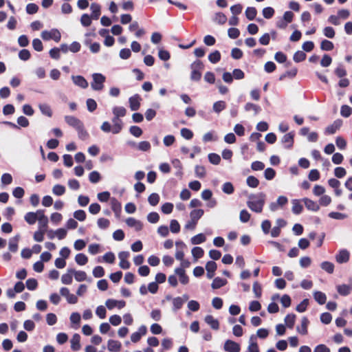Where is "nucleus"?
Listing matches in <instances>:
<instances>
[{"mask_svg": "<svg viewBox=\"0 0 352 352\" xmlns=\"http://www.w3.org/2000/svg\"><path fill=\"white\" fill-rule=\"evenodd\" d=\"M265 203V195L263 192L250 195L247 201L248 207L253 212L261 213Z\"/></svg>", "mask_w": 352, "mask_h": 352, "instance_id": "f257e3e1", "label": "nucleus"}, {"mask_svg": "<svg viewBox=\"0 0 352 352\" xmlns=\"http://www.w3.org/2000/svg\"><path fill=\"white\" fill-rule=\"evenodd\" d=\"M93 81L91 82L92 89L95 91H100L104 87V82L106 77L100 73H94L92 74Z\"/></svg>", "mask_w": 352, "mask_h": 352, "instance_id": "f03ea898", "label": "nucleus"}, {"mask_svg": "<svg viewBox=\"0 0 352 352\" xmlns=\"http://www.w3.org/2000/svg\"><path fill=\"white\" fill-rule=\"evenodd\" d=\"M41 38L45 41L54 40L58 42L60 40L61 35L57 29H52L50 31L44 30L41 32Z\"/></svg>", "mask_w": 352, "mask_h": 352, "instance_id": "7ed1b4c3", "label": "nucleus"}, {"mask_svg": "<svg viewBox=\"0 0 352 352\" xmlns=\"http://www.w3.org/2000/svg\"><path fill=\"white\" fill-rule=\"evenodd\" d=\"M203 65L200 60H197L194 62L191 65L192 68V72L190 75V78L192 80L198 81L201 79V74L199 71V69H202Z\"/></svg>", "mask_w": 352, "mask_h": 352, "instance_id": "20e7f679", "label": "nucleus"}, {"mask_svg": "<svg viewBox=\"0 0 352 352\" xmlns=\"http://www.w3.org/2000/svg\"><path fill=\"white\" fill-rule=\"evenodd\" d=\"M38 214H40V217L38 219V230L46 232L47 229L48 218L45 215L43 210H38Z\"/></svg>", "mask_w": 352, "mask_h": 352, "instance_id": "39448f33", "label": "nucleus"}, {"mask_svg": "<svg viewBox=\"0 0 352 352\" xmlns=\"http://www.w3.org/2000/svg\"><path fill=\"white\" fill-rule=\"evenodd\" d=\"M129 255V252L125 251L120 252L118 254V258L120 259L119 266L123 270H127L131 266L130 263L127 261Z\"/></svg>", "mask_w": 352, "mask_h": 352, "instance_id": "423d86ee", "label": "nucleus"}, {"mask_svg": "<svg viewBox=\"0 0 352 352\" xmlns=\"http://www.w3.org/2000/svg\"><path fill=\"white\" fill-rule=\"evenodd\" d=\"M223 349L227 352H239L241 350L240 345L230 340H228L224 343Z\"/></svg>", "mask_w": 352, "mask_h": 352, "instance_id": "0eeeda50", "label": "nucleus"}, {"mask_svg": "<svg viewBox=\"0 0 352 352\" xmlns=\"http://www.w3.org/2000/svg\"><path fill=\"white\" fill-rule=\"evenodd\" d=\"M65 121L68 125L74 128L76 130L79 129L83 124L78 118L72 116H65Z\"/></svg>", "mask_w": 352, "mask_h": 352, "instance_id": "6e6552de", "label": "nucleus"}, {"mask_svg": "<svg viewBox=\"0 0 352 352\" xmlns=\"http://www.w3.org/2000/svg\"><path fill=\"white\" fill-rule=\"evenodd\" d=\"M125 222L129 227L134 228L135 230L136 231H140L143 228L142 223L140 221L137 220L133 217L127 218Z\"/></svg>", "mask_w": 352, "mask_h": 352, "instance_id": "1a4fd4ad", "label": "nucleus"}, {"mask_svg": "<svg viewBox=\"0 0 352 352\" xmlns=\"http://www.w3.org/2000/svg\"><path fill=\"white\" fill-rule=\"evenodd\" d=\"M141 98L138 94H135L129 99L130 109L132 111H137L140 107Z\"/></svg>", "mask_w": 352, "mask_h": 352, "instance_id": "9d476101", "label": "nucleus"}, {"mask_svg": "<svg viewBox=\"0 0 352 352\" xmlns=\"http://www.w3.org/2000/svg\"><path fill=\"white\" fill-rule=\"evenodd\" d=\"M294 132H289L283 135L281 142L285 144V147L287 148H291L294 144Z\"/></svg>", "mask_w": 352, "mask_h": 352, "instance_id": "9b49d317", "label": "nucleus"}, {"mask_svg": "<svg viewBox=\"0 0 352 352\" xmlns=\"http://www.w3.org/2000/svg\"><path fill=\"white\" fill-rule=\"evenodd\" d=\"M39 217H40V214H38V210L35 212H27L24 216V219L28 224L33 225L36 223V221L38 220Z\"/></svg>", "mask_w": 352, "mask_h": 352, "instance_id": "f8f14e48", "label": "nucleus"}, {"mask_svg": "<svg viewBox=\"0 0 352 352\" xmlns=\"http://www.w3.org/2000/svg\"><path fill=\"white\" fill-rule=\"evenodd\" d=\"M113 126H112V133L113 134L119 133L122 129V122L120 120V117H117L114 116L112 118Z\"/></svg>", "mask_w": 352, "mask_h": 352, "instance_id": "ddd939ff", "label": "nucleus"}, {"mask_svg": "<svg viewBox=\"0 0 352 352\" xmlns=\"http://www.w3.org/2000/svg\"><path fill=\"white\" fill-rule=\"evenodd\" d=\"M342 124V121L341 120H336L333 122V123L329 126H328L325 129V133L327 134H333L338 130Z\"/></svg>", "mask_w": 352, "mask_h": 352, "instance_id": "4468645a", "label": "nucleus"}, {"mask_svg": "<svg viewBox=\"0 0 352 352\" xmlns=\"http://www.w3.org/2000/svg\"><path fill=\"white\" fill-rule=\"evenodd\" d=\"M120 342L114 340H109L107 343V349L110 352H119L121 349Z\"/></svg>", "mask_w": 352, "mask_h": 352, "instance_id": "2eb2a0df", "label": "nucleus"}, {"mask_svg": "<svg viewBox=\"0 0 352 352\" xmlns=\"http://www.w3.org/2000/svg\"><path fill=\"white\" fill-rule=\"evenodd\" d=\"M72 79L73 82L83 89H85L88 87V82L86 79L82 76H72Z\"/></svg>", "mask_w": 352, "mask_h": 352, "instance_id": "dca6fc26", "label": "nucleus"}, {"mask_svg": "<svg viewBox=\"0 0 352 352\" xmlns=\"http://www.w3.org/2000/svg\"><path fill=\"white\" fill-rule=\"evenodd\" d=\"M309 321L306 317H302L301 319V324L300 326H298L296 327V331L301 335L307 334V327L309 325Z\"/></svg>", "mask_w": 352, "mask_h": 352, "instance_id": "f3484780", "label": "nucleus"}, {"mask_svg": "<svg viewBox=\"0 0 352 352\" xmlns=\"http://www.w3.org/2000/svg\"><path fill=\"white\" fill-rule=\"evenodd\" d=\"M177 250L175 252V258L179 261H182L184 257L183 249L186 248V245L182 241H177L175 243Z\"/></svg>", "mask_w": 352, "mask_h": 352, "instance_id": "a211bd4d", "label": "nucleus"}, {"mask_svg": "<svg viewBox=\"0 0 352 352\" xmlns=\"http://www.w3.org/2000/svg\"><path fill=\"white\" fill-rule=\"evenodd\" d=\"M248 352H260L258 346L256 343V336L252 335L249 339Z\"/></svg>", "mask_w": 352, "mask_h": 352, "instance_id": "6ab92c4d", "label": "nucleus"}, {"mask_svg": "<svg viewBox=\"0 0 352 352\" xmlns=\"http://www.w3.org/2000/svg\"><path fill=\"white\" fill-rule=\"evenodd\" d=\"M349 259V252L346 250H342L336 256V260L339 263H346Z\"/></svg>", "mask_w": 352, "mask_h": 352, "instance_id": "aec40b11", "label": "nucleus"}, {"mask_svg": "<svg viewBox=\"0 0 352 352\" xmlns=\"http://www.w3.org/2000/svg\"><path fill=\"white\" fill-rule=\"evenodd\" d=\"M71 349L74 351H79L81 348L80 345V336L78 333L74 334L71 339Z\"/></svg>", "mask_w": 352, "mask_h": 352, "instance_id": "412c9836", "label": "nucleus"}, {"mask_svg": "<svg viewBox=\"0 0 352 352\" xmlns=\"http://www.w3.org/2000/svg\"><path fill=\"white\" fill-rule=\"evenodd\" d=\"M205 322L210 326L212 329L218 330L219 329V322L211 315H207L204 319Z\"/></svg>", "mask_w": 352, "mask_h": 352, "instance_id": "4be33fe9", "label": "nucleus"}, {"mask_svg": "<svg viewBox=\"0 0 352 352\" xmlns=\"http://www.w3.org/2000/svg\"><path fill=\"white\" fill-rule=\"evenodd\" d=\"M305 207L312 211H318L320 208L319 205L314 201L309 199L308 198H305L302 199Z\"/></svg>", "mask_w": 352, "mask_h": 352, "instance_id": "5701e85b", "label": "nucleus"}, {"mask_svg": "<svg viewBox=\"0 0 352 352\" xmlns=\"http://www.w3.org/2000/svg\"><path fill=\"white\" fill-rule=\"evenodd\" d=\"M20 236L19 235H16L15 236L10 239L8 249L12 252H16L18 250V243L19 241Z\"/></svg>", "mask_w": 352, "mask_h": 352, "instance_id": "b1692460", "label": "nucleus"}, {"mask_svg": "<svg viewBox=\"0 0 352 352\" xmlns=\"http://www.w3.org/2000/svg\"><path fill=\"white\" fill-rule=\"evenodd\" d=\"M68 272L73 273L75 279L78 282L87 280V274L84 271H76L73 269H68Z\"/></svg>", "mask_w": 352, "mask_h": 352, "instance_id": "393cba45", "label": "nucleus"}, {"mask_svg": "<svg viewBox=\"0 0 352 352\" xmlns=\"http://www.w3.org/2000/svg\"><path fill=\"white\" fill-rule=\"evenodd\" d=\"M351 289L352 283L350 285L343 284L337 286V291L342 296H346L349 294Z\"/></svg>", "mask_w": 352, "mask_h": 352, "instance_id": "a878e982", "label": "nucleus"}, {"mask_svg": "<svg viewBox=\"0 0 352 352\" xmlns=\"http://www.w3.org/2000/svg\"><path fill=\"white\" fill-rule=\"evenodd\" d=\"M314 298L315 300L320 305H324L327 300V296L324 293L319 291L314 292Z\"/></svg>", "mask_w": 352, "mask_h": 352, "instance_id": "bb28decb", "label": "nucleus"}, {"mask_svg": "<svg viewBox=\"0 0 352 352\" xmlns=\"http://www.w3.org/2000/svg\"><path fill=\"white\" fill-rule=\"evenodd\" d=\"M90 9L91 10V17L95 20L98 19L100 15V6L96 3H93L90 6Z\"/></svg>", "mask_w": 352, "mask_h": 352, "instance_id": "cd10ccee", "label": "nucleus"}, {"mask_svg": "<svg viewBox=\"0 0 352 352\" xmlns=\"http://www.w3.org/2000/svg\"><path fill=\"white\" fill-rule=\"evenodd\" d=\"M69 319L72 324H73L72 327L76 329H78L81 319L80 314L78 312L72 313L70 316Z\"/></svg>", "mask_w": 352, "mask_h": 352, "instance_id": "c85d7f7f", "label": "nucleus"}, {"mask_svg": "<svg viewBox=\"0 0 352 352\" xmlns=\"http://www.w3.org/2000/svg\"><path fill=\"white\" fill-rule=\"evenodd\" d=\"M38 108L40 111H41L42 114L47 116V117H52V111L47 104H39Z\"/></svg>", "mask_w": 352, "mask_h": 352, "instance_id": "c756f323", "label": "nucleus"}, {"mask_svg": "<svg viewBox=\"0 0 352 352\" xmlns=\"http://www.w3.org/2000/svg\"><path fill=\"white\" fill-rule=\"evenodd\" d=\"M244 109L246 111H253L254 115H257L261 110V107L252 102H248L245 104Z\"/></svg>", "mask_w": 352, "mask_h": 352, "instance_id": "7c9ffc66", "label": "nucleus"}, {"mask_svg": "<svg viewBox=\"0 0 352 352\" xmlns=\"http://www.w3.org/2000/svg\"><path fill=\"white\" fill-rule=\"evenodd\" d=\"M204 213V211L202 209H195L190 212V217L193 221L198 222V220L203 216Z\"/></svg>", "mask_w": 352, "mask_h": 352, "instance_id": "2f4dec72", "label": "nucleus"}, {"mask_svg": "<svg viewBox=\"0 0 352 352\" xmlns=\"http://www.w3.org/2000/svg\"><path fill=\"white\" fill-rule=\"evenodd\" d=\"M226 283L227 280L226 279L217 277L213 280L211 286L213 289H216L224 286Z\"/></svg>", "mask_w": 352, "mask_h": 352, "instance_id": "473e14b6", "label": "nucleus"}, {"mask_svg": "<svg viewBox=\"0 0 352 352\" xmlns=\"http://www.w3.org/2000/svg\"><path fill=\"white\" fill-rule=\"evenodd\" d=\"M295 320H296V315L293 314H287L285 318V324L289 329H292L294 327V325L295 324Z\"/></svg>", "mask_w": 352, "mask_h": 352, "instance_id": "72a5a7b5", "label": "nucleus"}, {"mask_svg": "<svg viewBox=\"0 0 352 352\" xmlns=\"http://www.w3.org/2000/svg\"><path fill=\"white\" fill-rule=\"evenodd\" d=\"M226 107V104L224 101L222 100H219L214 102L212 106L213 111L217 113H219L223 110H224Z\"/></svg>", "mask_w": 352, "mask_h": 352, "instance_id": "f704fd0d", "label": "nucleus"}, {"mask_svg": "<svg viewBox=\"0 0 352 352\" xmlns=\"http://www.w3.org/2000/svg\"><path fill=\"white\" fill-rule=\"evenodd\" d=\"M206 238L204 234H198L191 238L190 241L192 244L198 245L205 242Z\"/></svg>", "mask_w": 352, "mask_h": 352, "instance_id": "c9c22d12", "label": "nucleus"}, {"mask_svg": "<svg viewBox=\"0 0 352 352\" xmlns=\"http://www.w3.org/2000/svg\"><path fill=\"white\" fill-rule=\"evenodd\" d=\"M173 308V310L174 311H177L178 309H181L184 305L183 298L181 297H176L172 299Z\"/></svg>", "mask_w": 352, "mask_h": 352, "instance_id": "e433bc0d", "label": "nucleus"}, {"mask_svg": "<svg viewBox=\"0 0 352 352\" xmlns=\"http://www.w3.org/2000/svg\"><path fill=\"white\" fill-rule=\"evenodd\" d=\"M321 268L329 274H332L334 271V265L329 261H324L320 264Z\"/></svg>", "mask_w": 352, "mask_h": 352, "instance_id": "4c0bfd02", "label": "nucleus"}, {"mask_svg": "<svg viewBox=\"0 0 352 352\" xmlns=\"http://www.w3.org/2000/svg\"><path fill=\"white\" fill-rule=\"evenodd\" d=\"M292 212L296 214H300L302 210V206L300 204L299 200H292Z\"/></svg>", "mask_w": 352, "mask_h": 352, "instance_id": "58836bf2", "label": "nucleus"}, {"mask_svg": "<svg viewBox=\"0 0 352 352\" xmlns=\"http://www.w3.org/2000/svg\"><path fill=\"white\" fill-rule=\"evenodd\" d=\"M75 261L79 265H85L88 261V258L85 254L79 253L76 255Z\"/></svg>", "mask_w": 352, "mask_h": 352, "instance_id": "ea45409f", "label": "nucleus"}, {"mask_svg": "<svg viewBox=\"0 0 352 352\" xmlns=\"http://www.w3.org/2000/svg\"><path fill=\"white\" fill-rule=\"evenodd\" d=\"M192 255L194 257L195 260H197L198 258H201L204 256V251L200 247H195L192 249Z\"/></svg>", "mask_w": 352, "mask_h": 352, "instance_id": "a19ab883", "label": "nucleus"}, {"mask_svg": "<svg viewBox=\"0 0 352 352\" xmlns=\"http://www.w3.org/2000/svg\"><path fill=\"white\" fill-rule=\"evenodd\" d=\"M113 116L117 117H124L126 113V110L123 107H114L112 109Z\"/></svg>", "mask_w": 352, "mask_h": 352, "instance_id": "79ce46f5", "label": "nucleus"}, {"mask_svg": "<svg viewBox=\"0 0 352 352\" xmlns=\"http://www.w3.org/2000/svg\"><path fill=\"white\" fill-rule=\"evenodd\" d=\"M221 59V54L218 50H215L214 52L210 53L208 55V60L212 63H217Z\"/></svg>", "mask_w": 352, "mask_h": 352, "instance_id": "37998d69", "label": "nucleus"}, {"mask_svg": "<svg viewBox=\"0 0 352 352\" xmlns=\"http://www.w3.org/2000/svg\"><path fill=\"white\" fill-rule=\"evenodd\" d=\"M222 190L227 195H231L234 192V188L231 182H226L222 186Z\"/></svg>", "mask_w": 352, "mask_h": 352, "instance_id": "c03bdc74", "label": "nucleus"}, {"mask_svg": "<svg viewBox=\"0 0 352 352\" xmlns=\"http://www.w3.org/2000/svg\"><path fill=\"white\" fill-rule=\"evenodd\" d=\"M257 11L254 7H248L245 10V16L249 20H253L256 17Z\"/></svg>", "mask_w": 352, "mask_h": 352, "instance_id": "a18cd8bd", "label": "nucleus"}, {"mask_svg": "<svg viewBox=\"0 0 352 352\" xmlns=\"http://www.w3.org/2000/svg\"><path fill=\"white\" fill-rule=\"evenodd\" d=\"M214 21L219 24L223 25L226 22L227 17L223 13L217 12L214 15Z\"/></svg>", "mask_w": 352, "mask_h": 352, "instance_id": "49530a36", "label": "nucleus"}, {"mask_svg": "<svg viewBox=\"0 0 352 352\" xmlns=\"http://www.w3.org/2000/svg\"><path fill=\"white\" fill-rule=\"evenodd\" d=\"M333 43L328 40H323L320 43V48L322 50L331 51L333 49Z\"/></svg>", "mask_w": 352, "mask_h": 352, "instance_id": "de8ad7c7", "label": "nucleus"}, {"mask_svg": "<svg viewBox=\"0 0 352 352\" xmlns=\"http://www.w3.org/2000/svg\"><path fill=\"white\" fill-rule=\"evenodd\" d=\"M100 179H101L100 174L96 170H94V171L91 172L89 175V179L90 182H91L93 184L98 183L100 180Z\"/></svg>", "mask_w": 352, "mask_h": 352, "instance_id": "09e8293b", "label": "nucleus"}, {"mask_svg": "<svg viewBox=\"0 0 352 352\" xmlns=\"http://www.w3.org/2000/svg\"><path fill=\"white\" fill-rule=\"evenodd\" d=\"M52 192L57 196L63 195L65 192V187L60 184H56L54 186Z\"/></svg>", "mask_w": 352, "mask_h": 352, "instance_id": "8fccbe9b", "label": "nucleus"}, {"mask_svg": "<svg viewBox=\"0 0 352 352\" xmlns=\"http://www.w3.org/2000/svg\"><path fill=\"white\" fill-rule=\"evenodd\" d=\"M148 201L152 206H155L160 201V196L157 193H152L148 197Z\"/></svg>", "mask_w": 352, "mask_h": 352, "instance_id": "3c124183", "label": "nucleus"}, {"mask_svg": "<svg viewBox=\"0 0 352 352\" xmlns=\"http://www.w3.org/2000/svg\"><path fill=\"white\" fill-rule=\"evenodd\" d=\"M72 275L73 273L68 272L61 276V282L65 285H70L72 283Z\"/></svg>", "mask_w": 352, "mask_h": 352, "instance_id": "603ef678", "label": "nucleus"}, {"mask_svg": "<svg viewBox=\"0 0 352 352\" xmlns=\"http://www.w3.org/2000/svg\"><path fill=\"white\" fill-rule=\"evenodd\" d=\"M246 182L248 186L251 188H256L259 184L258 179L254 176L248 177Z\"/></svg>", "mask_w": 352, "mask_h": 352, "instance_id": "864d4df0", "label": "nucleus"}, {"mask_svg": "<svg viewBox=\"0 0 352 352\" xmlns=\"http://www.w3.org/2000/svg\"><path fill=\"white\" fill-rule=\"evenodd\" d=\"M111 207L116 213L121 210V204L116 198L111 199Z\"/></svg>", "mask_w": 352, "mask_h": 352, "instance_id": "5fc2aeb1", "label": "nucleus"}, {"mask_svg": "<svg viewBox=\"0 0 352 352\" xmlns=\"http://www.w3.org/2000/svg\"><path fill=\"white\" fill-rule=\"evenodd\" d=\"M352 113V108L348 105H342L340 109V114L344 118L349 117Z\"/></svg>", "mask_w": 352, "mask_h": 352, "instance_id": "6e6d98bb", "label": "nucleus"}, {"mask_svg": "<svg viewBox=\"0 0 352 352\" xmlns=\"http://www.w3.org/2000/svg\"><path fill=\"white\" fill-rule=\"evenodd\" d=\"M263 15L265 19H271L274 14V10L272 7H267L263 9Z\"/></svg>", "mask_w": 352, "mask_h": 352, "instance_id": "4d7b16f0", "label": "nucleus"}, {"mask_svg": "<svg viewBox=\"0 0 352 352\" xmlns=\"http://www.w3.org/2000/svg\"><path fill=\"white\" fill-rule=\"evenodd\" d=\"M253 292L256 298H260L262 294L261 285L258 282H254L252 287Z\"/></svg>", "mask_w": 352, "mask_h": 352, "instance_id": "13d9d810", "label": "nucleus"}, {"mask_svg": "<svg viewBox=\"0 0 352 352\" xmlns=\"http://www.w3.org/2000/svg\"><path fill=\"white\" fill-rule=\"evenodd\" d=\"M305 58H306L305 53L302 51L299 50V51H297L294 54L293 59L296 63H299V62L304 60L305 59Z\"/></svg>", "mask_w": 352, "mask_h": 352, "instance_id": "bf43d9fd", "label": "nucleus"}, {"mask_svg": "<svg viewBox=\"0 0 352 352\" xmlns=\"http://www.w3.org/2000/svg\"><path fill=\"white\" fill-rule=\"evenodd\" d=\"M170 230L173 233H178L180 230V225L175 219L170 221Z\"/></svg>", "mask_w": 352, "mask_h": 352, "instance_id": "052dcab7", "label": "nucleus"}, {"mask_svg": "<svg viewBox=\"0 0 352 352\" xmlns=\"http://www.w3.org/2000/svg\"><path fill=\"white\" fill-rule=\"evenodd\" d=\"M323 34L326 37L329 38H333L335 36L336 33L334 29L332 27L328 26L323 29Z\"/></svg>", "mask_w": 352, "mask_h": 352, "instance_id": "680f3d73", "label": "nucleus"}, {"mask_svg": "<svg viewBox=\"0 0 352 352\" xmlns=\"http://www.w3.org/2000/svg\"><path fill=\"white\" fill-rule=\"evenodd\" d=\"M208 160L211 164L214 165L219 164L221 162L220 156L216 153H210L208 155Z\"/></svg>", "mask_w": 352, "mask_h": 352, "instance_id": "e2e57ef3", "label": "nucleus"}, {"mask_svg": "<svg viewBox=\"0 0 352 352\" xmlns=\"http://www.w3.org/2000/svg\"><path fill=\"white\" fill-rule=\"evenodd\" d=\"M160 219V215L155 212H150L147 215V220L151 223H156Z\"/></svg>", "mask_w": 352, "mask_h": 352, "instance_id": "0e129e2a", "label": "nucleus"}, {"mask_svg": "<svg viewBox=\"0 0 352 352\" xmlns=\"http://www.w3.org/2000/svg\"><path fill=\"white\" fill-rule=\"evenodd\" d=\"M74 217L78 221H83L86 219V213L82 210H78L74 212Z\"/></svg>", "mask_w": 352, "mask_h": 352, "instance_id": "69168bd1", "label": "nucleus"}, {"mask_svg": "<svg viewBox=\"0 0 352 352\" xmlns=\"http://www.w3.org/2000/svg\"><path fill=\"white\" fill-rule=\"evenodd\" d=\"M38 285L37 280L34 278H29L26 280V287L29 290H34Z\"/></svg>", "mask_w": 352, "mask_h": 352, "instance_id": "338daca9", "label": "nucleus"}, {"mask_svg": "<svg viewBox=\"0 0 352 352\" xmlns=\"http://www.w3.org/2000/svg\"><path fill=\"white\" fill-rule=\"evenodd\" d=\"M309 300L304 299L300 304H298L296 308V310L300 313L304 312L308 306Z\"/></svg>", "mask_w": 352, "mask_h": 352, "instance_id": "774afa93", "label": "nucleus"}]
</instances>
